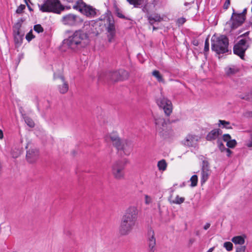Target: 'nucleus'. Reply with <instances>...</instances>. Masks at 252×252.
Returning <instances> with one entry per match:
<instances>
[{
    "mask_svg": "<svg viewBox=\"0 0 252 252\" xmlns=\"http://www.w3.org/2000/svg\"><path fill=\"white\" fill-rule=\"evenodd\" d=\"M138 217V210L135 206L129 207L122 217L120 232L123 235L129 234L134 227Z\"/></svg>",
    "mask_w": 252,
    "mask_h": 252,
    "instance_id": "obj_1",
    "label": "nucleus"
},
{
    "mask_svg": "<svg viewBox=\"0 0 252 252\" xmlns=\"http://www.w3.org/2000/svg\"><path fill=\"white\" fill-rule=\"evenodd\" d=\"M88 34L81 31H76L66 40L68 47L73 50H79L86 47L89 43Z\"/></svg>",
    "mask_w": 252,
    "mask_h": 252,
    "instance_id": "obj_2",
    "label": "nucleus"
},
{
    "mask_svg": "<svg viewBox=\"0 0 252 252\" xmlns=\"http://www.w3.org/2000/svg\"><path fill=\"white\" fill-rule=\"evenodd\" d=\"M212 49L218 54L228 52V39L224 35L212 39Z\"/></svg>",
    "mask_w": 252,
    "mask_h": 252,
    "instance_id": "obj_3",
    "label": "nucleus"
},
{
    "mask_svg": "<svg viewBox=\"0 0 252 252\" xmlns=\"http://www.w3.org/2000/svg\"><path fill=\"white\" fill-rule=\"evenodd\" d=\"M38 7L42 12L60 13L64 9L59 0H45L43 4H38Z\"/></svg>",
    "mask_w": 252,
    "mask_h": 252,
    "instance_id": "obj_4",
    "label": "nucleus"
},
{
    "mask_svg": "<svg viewBox=\"0 0 252 252\" xmlns=\"http://www.w3.org/2000/svg\"><path fill=\"white\" fill-rule=\"evenodd\" d=\"M73 8L78 10L89 17H94L96 15V9L92 6L87 5L82 0L76 1L72 6Z\"/></svg>",
    "mask_w": 252,
    "mask_h": 252,
    "instance_id": "obj_5",
    "label": "nucleus"
},
{
    "mask_svg": "<svg viewBox=\"0 0 252 252\" xmlns=\"http://www.w3.org/2000/svg\"><path fill=\"white\" fill-rule=\"evenodd\" d=\"M126 163L122 160L115 161L112 165V173L116 179L120 180L124 178L125 176L124 169Z\"/></svg>",
    "mask_w": 252,
    "mask_h": 252,
    "instance_id": "obj_6",
    "label": "nucleus"
},
{
    "mask_svg": "<svg viewBox=\"0 0 252 252\" xmlns=\"http://www.w3.org/2000/svg\"><path fill=\"white\" fill-rule=\"evenodd\" d=\"M22 22V20L18 21L13 27L14 42L18 45L22 44L24 36V33L21 30Z\"/></svg>",
    "mask_w": 252,
    "mask_h": 252,
    "instance_id": "obj_7",
    "label": "nucleus"
},
{
    "mask_svg": "<svg viewBox=\"0 0 252 252\" xmlns=\"http://www.w3.org/2000/svg\"><path fill=\"white\" fill-rule=\"evenodd\" d=\"M62 22L65 25L74 26L82 24L83 20L76 15L69 14L63 17Z\"/></svg>",
    "mask_w": 252,
    "mask_h": 252,
    "instance_id": "obj_8",
    "label": "nucleus"
},
{
    "mask_svg": "<svg viewBox=\"0 0 252 252\" xmlns=\"http://www.w3.org/2000/svg\"><path fill=\"white\" fill-rule=\"evenodd\" d=\"M158 105L162 108L165 114L169 116L172 112V105L171 101L164 96H161L157 101Z\"/></svg>",
    "mask_w": 252,
    "mask_h": 252,
    "instance_id": "obj_9",
    "label": "nucleus"
},
{
    "mask_svg": "<svg viewBox=\"0 0 252 252\" xmlns=\"http://www.w3.org/2000/svg\"><path fill=\"white\" fill-rule=\"evenodd\" d=\"M248 47L249 45L247 44L246 40L241 39L234 45L233 48L234 53L239 56L241 59H243L245 52Z\"/></svg>",
    "mask_w": 252,
    "mask_h": 252,
    "instance_id": "obj_10",
    "label": "nucleus"
},
{
    "mask_svg": "<svg viewBox=\"0 0 252 252\" xmlns=\"http://www.w3.org/2000/svg\"><path fill=\"white\" fill-rule=\"evenodd\" d=\"M132 142L127 139H122L116 149L118 151H123L126 155H129L133 149Z\"/></svg>",
    "mask_w": 252,
    "mask_h": 252,
    "instance_id": "obj_11",
    "label": "nucleus"
},
{
    "mask_svg": "<svg viewBox=\"0 0 252 252\" xmlns=\"http://www.w3.org/2000/svg\"><path fill=\"white\" fill-rule=\"evenodd\" d=\"M245 20V16L243 13H235L233 12L231 18V26L232 29H235L238 27L240 26Z\"/></svg>",
    "mask_w": 252,
    "mask_h": 252,
    "instance_id": "obj_12",
    "label": "nucleus"
},
{
    "mask_svg": "<svg viewBox=\"0 0 252 252\" xmlns=\"http://www.w3.org/2000/svg\"><path fill=\"white\" fill-rule=\"evenodd\" d=\"M199 139L198 136L189 134L185 139L182 140V143L183 145L188 147H195L197 145V142Z\"/></svg>",
    "mask_w": 252,
    "mask_h": 252,
    "instance_id": "obj_13",
    "label": "nucleus"
},
{
    "mask_svg": "<svg viewBox=\"0 0 252 252\" xmlns=\"http://www.w3.org/2000/svg\"><path fill=\"white\" fill-rule=\"evenodd\" d=\"M211 173V171L209 162L206 160H203L201 171V183L202 185L207 181Z\"/></svg>",
    "mask_w": 252,
    "mask_h": 252,
    "instance_id": "obj_14",
    "label": "nucleus"
},
{
    "mask_svg": "<svg viewBox=\"0 0 252 252\" xmlns=\"http://www.w3.org/2000/svg\"><path fill=\"white\" fill-rule=\"evenodd\" d=\"M109 77L113 81L123 80L128 77V73L124 70H119L111 73Z\"/></svg>",
    "mask_w": 252,
    "mask_h": 252,
    "instance_id": "obj_15",
    "label": "nucleus"
},
{
    "mask_svg": "<svg viewBox=\"0 0 252 252\" xmlns=\"http://www.w3.org/2000/svg\"><path fill=\"white\" fill-rule=\"evenodd\" d=\"M39 157L38 150L32 148L27 151L26 158L30 163H34L38 159Z\"/></svg>",
    "mask_w": 252,
    "mask_h": 252,
    "instance_id": "obj_16",
    "label": "nucleus"
},
{
    "mask_svg": "<svg viewBox=\"0 0 252 252\" xmlns=\"http://www.w3.org/2000/svg\"><path fill=\"white\" fill-rule=\"evenodd\" d=\"M156 238L154 231L150 229L148 232V244L149 252H154L156 249Z\"/></svg>",
    "mask_w": 252,
    "mask_h": 252,
    "instance_id": "obj_17",
    "label": "nucleus"
},
{
    "mask_svg": "<svg viewBox=\"0 0 252 252\" xmlns=\"http://www.w3.org/2000/svg\"><path fill=\"white\" fill-rule=\"evenodd\" d=\"M222 130L220 128H216L212 130L206 135V139L208 141H212L218 138L219 135L222 134Z\"/></svg>",
    "mask_w": 252,
    "mask_h": 252,
    "instance_id": "obj_18",
    "label": "nucleus"
},
{
    "mask_svg": "<svg viewBox=\"0 0 252 252\" xmlns=\"http://www.w3.org/2000/svg\"><path fill=\"white\" fill-rule=\"evenodd\" d=\"M156 127L160 131L163 130L166 127L167 122L162 117H158L155 119Z\"/></svg>",
    "mask_w": 252,
    "mask_h": 252,
    "instance_id": "obj_19",
    "label": "nucleus"
},
{
    "mask_svg": "<svg viewBox=\"0 0 252 252\" xmlns=\"http://www.w3.org/2000/svg\"><path fill=\"white\" fill-rule=\"evenodd\" d=\"M239 71L238 67L235 65H228L225 67V75L227 77L235 75Z\"/></svg>",
    "mask_w": 252,
    "mask_h": 252,
    "instance_id": "obj_20",
    "label": "nucleus"
},
{
    "mask_svg": "<svg viewBox=\"0 0 252 252\" xmlns=\"http://www.w3.org/2000/svg\"><path fill=\"white\" fill-rule=\"evenodd\" d=\"M108 32V39L109 42H112L114 41L116 32L114 25L113 23H109L108 27L107 28Z\"/></svg>",
    "mask_w": 252,
    "mask_h": 252,
    "instance_id": "obj_21",
    "label": "nucleus"
},
{
    "mask_svg": "<svg viewBox=\"0 0 252 252\" xmlns=\"http://www.w3.org/2000/svg\"><path fill=\"white\" fill-rule=\"evenodd\" d=\"M107 137L110 140L113 146L116 148H117L119 144H120L121 140H122L119 138L117 133L116 132H112L109 134Z\"/></svg>",
    "mask_w": 252,
    "mask_h": 252,
    "instance_id": "obj_22",
    "label": "nucleus"
},
{
    "mask_svg": "<svg viewBox=\"0 0 252 252\" xmlns=\"http://www.w3.org/2000/svg\"><path fill=\"white\" fill-rule=\"evenodd\" d=\"M62 81V84L58 86V89L61 94H65L68 90V83L65 81L64 78L62 76H60L58 77Z\"/></svg>",
    "mask_w": 252,
    "mask_h": 252,
    "instance_id": "obj_23",
    "label": "nucleus"
},
{
    "mask_svg": "<svg viewBox=\"0 0 252 252\" xmlns=\"http://www.w3.org/2000/svg\"><path fill=\"white\" fill-rule=\"evenodd\" d=\"M218 126L222 128H226L228 129H231L233 128L231 126V124L228 121L225 120H219L218 124Z\"/></svg>",
    "mask_w": 252,
    "mask_h": 252,
    "instance_id": "obj_24",
    "label": "nucleus"
},
{
    "mask_svg": "<svg viewBox=\"0 0 252 252\" xmlns=\"http://www.w3.org/2000/svg\"><path fill=\"white\" fill-rule=\"evenodd\" d=\"M172 195L170 196L169 201L171 204H181L185 201V198L184 197H180L179 195H177L175 199H172Z\"/></svg>",
    "mask_w": 252,
    "mask_h": 252,
    "instance_id": "obj_25",
    "label": "nucleus"
},
{
    "mask_svg": "<svg viewBox=\"0 0 252 252\" xmlns=\"http://www.w3.org/2000/svg\"><path fill=\"white\" fill-rule=\"evenodd\" d=\"M231 241L235 244L243 245L245 243V237L237 236L232 238Z\"/></svg>",
    "mask_w": 252,
    "mask_h": 252,
    "instance_id": "obj_26",
    "label": "nucleus"
},
{
    "mask_svg": "<svg viewBox=\"0 0 252 252\" xmlns=\"http://www.w3.org/2000/svg\"><path fill=\"white\" fill-rule=\"evenodd\" d=\"M148 20L151 24H153L156 22H159L161 18L159 15L158 14H154L150 15L148 17Z\"/></svg>",
    "mask_w": 252,
    "mask_h": 252,
    "instance_id": "obj_27",
    "label": "nucleus"
},
{
    "mask_svg": "<svg viewBox=\"0 0 252 252\" xmlns=\"http://www.w3.org/2000/svg\"><path fill=\"white\" fill-rule=\"evenodd\" d=\"M126 1L134 7H140L143 4L144 0H126Z\"/></svg>",
    "mask_w": 252,
    "mask_h": 252,
    "instance_id": "obj_28",
    "label": "nucleus"
},
{
    "mask_svg": "<svg viewBox=\"0 0 252 252\" xmlns=\"http://www.w3.org/2000/svg\"><path fill=\"white\" fill-rule=\"evenodd\" d=\"M152 75L156 78L157 80L159 82H164V79L162 78V75L160 74V72L158 70H154L152 72Z\"/></svg>",
    "mask_w": 252,
    "mask_h": 252,
    "instance_id": "obj_29",
    "label": "nucleus"
},
{
    "mask_svg": "<svg viewBox=\"0 0 252 252\" xmlns=\"http://www.w3.org/2000/svg\"><path fill=\"white\" fill-rule=\"evenodd\" d=\"M158 167L159 170L164 171L167 167V163L164 159L159 161L158 163Z\"/></svg>",
    "mask_w": 252,
    "mask_h": 252,
    "instance_id": "obj_30",
    "label": "nucleus"
},
{
    "mask_svg": "<svg viewBox=\"0 0 252 252\" xmlns=\"http://www.w3.org/2000/svg\"><path fill=\"white\" fill-rule=\"evenodd\" d=\"M24 119L25 123L29 127H33L34 126V123L31 118L28 116H25Z\"/></svg>",
    "mask_w": 252,
    "mask_h": 252,
    "instance_id": "obj_31",
    "label": "nucleus"
},
{
    "mask_svg": "<svg viewBox=\"0 0 252 252\" xmlns=\"http://www.w3.org/2000/svg\"><path fill=\"white\" fill-rule=\"evenodd\" d=\"M236 145L237 142L235 139H231L226 143V146L230 148H234Z\"/></svg>",
    "mask_w": 252,
    "mask_h": 252,
    "instance_id": "obj_32",
    "label": "nucleus"
},
{
    "mask_svg": "<svg viewBox=\"0 0 252 252\" xmlns=\"http://www.w3.org/2000/svg\"><path fill=\"white\" fill-rule=\"evenodd\" d=\"M190 180L191 181V187H195L197 185V181H198V178H197V175H193L191 177Z\"/></svg>",
    "mask_w": 252,
    "mask_h": 252,
    "instance_id": "obj_33",
    "label": "nucleus"
},
{
    "mask_svg": "<svg viewBox=\"0 0 252 252\" xmlns=\"http://www.w3.org/2000/svg\"><path fill=\"white\" fill-rule=\"evenodd\" d=\"M223 247L227 251H230L233 249V244L230 242H226L223 244Z\"/></svg>",
    "mask_w": 252,
    "mask_h": 252,
    "instance_id": "obj_34",
    "label": "nucleus"
},
{
    "mask_svg": "<svg viewBox=\"0 0 252 252\" xmlns=\"http://www.w3.org/2000/svg\"><path fill=\"white\" fill-rule=\"evenodd\" d=\"M217 144H218V145L219 146L220 150L221 152H224L226 151V149H227V148H225V146L223 145V144L221 142V141L220 139H218Z\"/></svg>",
    "mask_w": 252,
    "mask_h": 252,
    "instance_id": "obj_35",
    "label": "nucleus"
},
{
    "mask_svg": "<svg viewBox=\"0 0 252 252\" xmlns=\"http://www.w3.org/2000/svg\"><path fill=\"white\" fill-rule=\"evenodd\" d=\"M34 30L38 33L42 32H43V28L39 25H36L34 26Z\"/></svg>",
    "mask_w": 252,
    "mask_h": 252,
    "instance_id": "obj_36",
    "label": "nucleus"
},
{
    "mask_svg": "<svg viewBox=\"0 0 252 252\" xmlns=\"http://www.w3.org/2000/svg\"><path fill=\"white\" fill-rule=\"evenodd\" d=\"M34 37V36L32 34V31L28 32L26 35V38L28 41V42L31 41L32 39H33Z\"/></svg>",
    "mask_w": 252,
    "mask_h": 252,
    "instance_id": "obj_37",
    "label": "nucleus"
},
{
    "mask_svg": "<svg viewBox=\"0 0 252 252\" xmlns=\"http://www.w3.org/2000/svg\"><path fill=\"white\" fill-rule=\"evenodd\" d=\"M222 139L223 141L227 143V141H229L231 139V137L229 134H224L222 135Z\"/></svg>",
    "mask_w": 252,
    "mask_h": 252,
    "instance_id": "obj_38",
    "label": "nucleus"
},
{
    "mask_svg": "<svg viewBox=\"0 0 252 252\" xmlns=\"http://www.w3.org/2000/svg\"><path fill=\"white\" fill-rule=\"evenodd\" d=\"M26 6L25 5L21 4L17 9L16 13L18 14H21L23 12V10L25 9Z\"/></svg>",
    "mask_w": 252,
    "mask_h": 252,
    "instance_id": "obj_39",
    "label": "nucleus"
},
{
    "mask_svg": "<svg viewBox=\"0 0 252 252\" xmlns=\"http://www.w3.org/2000/svg\"><path fill=\"white\" fill-rule=\"evenodd\" d=\"M243 99L252 102V92L249 93L247 95L242 97Z\"/></svg>",
    "mask_w": 252,
    "mask_h": 252,
    "instance_id": "obj_40",
    "label": "nucleus"
},
{
    "mask_svg": "<svg viewBox=\"0 0 252 252\" xmlns=\"http://www.w3.org/2000/svg\"><path fill=\"white\" fill-rule=\"evenodd\" d=\"M209 50V43L208 39H206L205 42L204 52H207Z\"/></svg>",
    "mask_w": 252,
    "mask_h": 252,
    "instance_id": "obj_41",
    "label": "nucleus"
},
{
    "mask_svg": "<svg viewBox=\"0 0 252 252\" xmlns=\"http://www.w3.org/2000/svg\"><path fill=\"white\" fill-rule=\"evenodd\" d=\"M246 145L248 147H252V134L251 135L250 139L246 142Z\"/></svg>",
    "mask_w": 252,
    "mask_h": 252,
    "instance_id": "obj_42",
    "label": "nucleus"
},
{
    "mask_svg": "<svg viewBox=\"0 0 252 252\" xmlns=\"http://www.w3.org/2000/svg\"><path fill=\"white\" fill-rule=\"evenodd\" d=\"M145 203L146 204H149L150 203H151L152 202V199L148 195H146L145 196Z\"/></svg>",
    "mask_w": 252,
    "mask_h": 252,
    "instance_id": "obj_43",
    "label": "nucleus"
},
{
    "mask_svg": "<svg viewBox=\"0 0 252 252\" xmlns=\"http://www.w3.org/2000/svg\"><path fill=\"white\" fill-rule=\"evenodd\" d=\"M245 246H240L237 248L236 252H245Z\"/></svg>",
    "mask_w": 252,
    "mask_h": 252,
    "instance_id": "obj_44",
    "label": "nucleus"
},
{
    "mask_svg": "<svg viewBox=\"0 0 252 252\" xmlns=\"http://www.w3.org/2000/svg\"><path fill=\"white\" fill-rule=\"evenodd\" d=\"M230 4V1L226 0L225 2L223 5V8L225 9H227L229 7Z\"/></svg>",
    "mask_w": 252,
    "mask_h": 252,
    "instance_id": "obj_45",
    "label": "nucleus"
},
{
    "mask_svg": "<svg viewBox=\"0 0 252 252\" xmlns=\"http://www.w3.org/2000/svg\"><path fill=\"white\" fill-rule=\"evenodd\" d=\"M186 19L185 18H179L178 20V22L180 24H183L185 22H186Z\"/></svg>",
    "mask_w": 252,
    "mask_h": 252,
    "instance_id": "obj_46",
    "label": "nucleus"
},
{
    "mask_svg": "<svg viewBox=\"0 0 252 252\" xmlns=\"http://www.w3.org/2000/svg\"><path fill=\"white\" fill-rule=\"evenodd\" d=\"M116 14H117V15L118 17L121 18H125V16L123 14H122V13H121L120 12H119V11H117Z\"/></svg>",
    "mask_w": 252,
    "mask_h": 252,
    "instance_id": "obj_47",
    "label": "nucleus"
},
{
    "mask_svg": "<svg viewBox=\"0 0 252 252\" xmlns=\"http://www.w3.org/2000/svg\"><path fill=\"white\" fill-rule=\"evenodd\" d=\"M210 225L211 224L210 223H206V224L204 226V229L207 230L210 227Z\"/></svg>",
    "mask_w": 252,
    "mask_h": 252,
    "instance_id": "obj_48",
    "label": "nucleus"
},
{
    "mask_svg": "<svg viewBox=\"0 0 252 252\" xmlns=\"http://www.w3.org/2000/svg\"><path fill=\"white\" fill-rule=\"evenodd\" d=\"M225 152H226V153H227V156L228 157H229V156H230V155H231V153H232V152L231 151V150H229V149H228V148H227V149H226Z\"/></svg>",
    "mask_w": 252,
    "mask_h": 252,
    "instance_id": "obj_49",
    "label": "nucleus"
},
{
    "mask_svg": "<svg viewBox=\"0 0 252 252\" xmlns=\"http://www.w3.org/2000/svg\"><path fill=\"white\" fill-rule=\"evenodd\" d=\"M3 131L0 129V139H1L3 138Z\"/></svg>",
    "mask_w": 252,
    "mask_h": 252,
    "instance_id": "obj_50",
    "label": "nucleus"
},
{
    "mask_svg": "<svg viewBox=\"0 0 252 252\" xmlns=\"http://www.w3.org/2000/svg\"><path fill=\"white\" fill-rule=\"evenodd\" d=\"M142 11L144 12H148V11L146 8V7H144L143 8H142Z\"/></svg>",
    "mask_w": 252,
    "mask_h": 252,
    "instance_id": "obj_51",
    "label": "nucleus"
},
{
    "mask_svg": "<svg viewBox=\"0 0 252 252\" xmlns=\"http://www.w3.org/2000/svg\"><path fill=\"white\" fill-rule=\"evenodd\" d=\"M27 5V6L29 8V9L30 10V11H32V8L30 7V6L29 5L28 3L26 4Z\"/></svg>",
    "mask_w": 252,
    "mask_h": 252,
    "instance_id": "obj_52",
    "label": "nucleus"
},
{
    "mask_svg": "<svg viewBox=\"0 0 252 252\" xmlns=\"http://www.w3.org/2000/svg\"><path fill=\"white\" fill-rule=\"evenodd\" d=\"M214 248H211L207 251V252H212Z\"/></svg>",
    "mask_w": 252,
    "mask_h": 252,
    "instance_id": "obj_53",
    "label": "nucleus"
},
{
    "mask_svg": "<svg viewBox=\"0 0 252 252\" xmlns=\"http://www.w3.org/2000/svg\"><path fill=\"white\" fill-rule=\"evenodd\" d=\"M246 11H247V10L245 9L244 10L243 12H242L243 13V14H244L245 16Z\"/></svg>",
    "mask_w": 252,
    "mask_h": 252,
    "instance_id": "obj_54",
    "label": "nucleus"
},
{
    "mask_svg": "<svg viewBox=\"0 0 252 252\" xmlns=\"http://www.w3.org/2000/svg\"><path fill=\"white\" fill-rule=\"evenodd\" d=\"M24 0L26 4L28 3L29 1H30V0Z\"/></svg>",
    "mask_w": 252,
    "mask_h": 252,
    "instance_id": "obj_55",
    "label": "nucleus"
},
{
    "mask_svg": "<svg viewBox=\"0 0 252 252\" xmlns=\"http://www.w3.org/2000/svg\"><path fill=\"white\" fill-rule=\"evenodd\" d=\"M68 2H73L75 0H66Z\"/></svg>",
    "mask_w": 252,
    "mask_h": 252,
    "instance_id": "obj_56",
    "label": "nucleus"
},
{
    "mask_svg": "<svg viewBox=\"0 0 252 252\" xmlns=\"http://www.w3.org/2000/svg\"><path fill=\"white\" fill-rule=\"evenodd\" d=\"M196 235H197V236L199 235V232L198 231H196Z\"/></svg>",
    "mask_w": 252,
    "mask_h": 252,
    "instance_id": "obj_57",
    "label": "nucleus"
},
{
    "mask_svg": "<svg viewBox=\"0 0 252 252\" xmlns=\"http://www.w3.org/2000/svg\"><path fill=\"white\" fill-rule=\"evenodd\" d=\"M57 78V77H56L55 76V75H54V79H56Z\"/></svg>",
    "mask_w": 252,
    "mask_h": 252,
    "instance_id": "obj_58",
    "label": "nucleus"
},
{
    "mask_svg": "<svg viewBox=\"0 0 252 252\" xmlns=\"http://www.w3.org/2000/svg\"><path fill=\"white\" fill-rule=\"evenodd\" d=\"M189 4V3H187V2H186V3H185V5H188V4Z\"/></svg>",
    "mask_w": 252,
    "mask_h": 252,
    "instance_id": "obj_59",
    "label": "nucleus"
},
{
    "mask_svg": "<svg viewBox=\"0 0 252 252\" xmlns=\"http://www.w3.org/2000/svg\"><path fill=\"white\" fill-rule=\"evenodd\" d=\"M248 33H249V32H247L246 33H245L244 34V35H245V34H248Z\"/></svg>",
    "mask_w": 252,
    "mask_h": 252,
    "instance_id": "obj_60",
    "label": "nucleus"
},
{
    "mask_svg": "<svg viewBox=\"0 0 252 252\" xmlns=\"http://www.w3.org/2000/svg\"><path fill=\"white\" fill-rule=\"evenodd\" d=\"M28 146H29V145H28L26 146V149H28Z\"/></svg>",
    "mask_w": 252,
    "mask_h": 252,
    "instance_id": "obj_61",
    "label": "nucleus"
},
{
    "mask_svg": "<svg viewBox=\"0 0 252 252\" xmlns=\"http://www.w3.org/2000/svg\"><path fill=\"white\" fill-rule=\"evenodd\" d=\"M155 29H156V28L154 27H153V30H155Z\"/></svg>",
    "mask_w": 252,
    "mask_h": 252,
    "instance_id": "obj_62",
    "label": "nucleus"
},
{
    "mask_svg": "<svg viewBox=\"0 0 252 252\" xmlns=\"http://www.w3.org/2000/svg\"><path fill=\"white\" fill-rule=\"evenodd\" d=\"M251 116H252V112L251 113Z\"/></svg>",
    "mask_w": 252,
    "mask_h": 252,
    "instance_id": "obj_63",
    "label": "nucleus"
}]
</instances>
